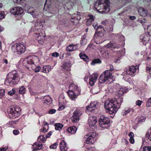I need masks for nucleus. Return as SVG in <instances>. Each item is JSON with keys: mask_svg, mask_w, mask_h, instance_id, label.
<instances>
[{"mask_svg": "<svg viewBox=\"0 0 151 151\" xmlns=\"http://www.w3.org/2000/svg\"><path fill=\"white\" fill-rule=\"evenodd\" d=\"M109 2L108 0H99L95 5V8L98 11L102 10V13H106L110 11L109 8Z\"/></svg>", "mask_w": 151, "mask_h": 151, "instance_id": "obj_1", "label": "nucleus"}, {"mask_svg": "<svg viewBox=\"0 0 151 151\" xmlns=\"http://www.w3.org/2000/svg\"><path fill=\"white\" fill-rule=\"evenodd\" d=\"M118 103L116 101L107 100L105 103V107L108 112L111 114H114L117 111Z\"/></svg>", "mask_w": 151, "mask_h": 151, "instance_id": "obj_2", "label": "nucleus"}, {"mask_svg": "<svg viewBox=\"0 0 151 151\" xmlns=\"http://www.w3.org/2000/svg\"><path fill=\"white\" fill-rule=\"evenodd\" d=\"M21 111L20 108L17 106H11L8 110L9 116L10 117L14 120L12 122L15 123L18 120V116L19 113Z\"/></svg>", "mask_w": 151, "mask_h": 151, "instance_id": "obj_3", "label": "nucleus"}, {"mask_svg": "<svg viewBox=\"0 0 151 151\" xmlns=\"http://www.w3.org/2000/svg\"><path fill=\"white\" fill-rule=\"evenodd\" d=\"M12 49L13 50H16V52L19 54L24 53L25 50V47L22 43H19L15 44L12 46Z\"/></svg>", "mask_w": 151, "mask_h": 151, "instance_id": "obj_4", "label": "nucleus"}, {"mask_svg": "<svg viewBox=\"0 0 151 151\" xmlns=\"http://www.w3.org/2000/svg\"><path fill=\"white\" fill-rule=\"evenodd\" d=\"M109 123V119L108 118L104 116H101L99 121V124L100 127L103 128H105L106 125Z\"/></svg>", "mask_w": 151, "mask_h": 151, "instance_id": "obj_5", "label": "nucleus"}, {"mask_svg": "<svg viewBox=\"0 0 151 151\" xmlns=\"http://www.w3.org/2000/svg\"><path fill=\"white\" fill-rule=\"evenodd\" d=\"M96 136V134L94 132L87 134L86 136V143L90 144H93L94 142V138Z\"/></svg>", "mask_w": 151, "mask_h": 151, "instance_id": "obj_6", "label": "nucleus"}, {"mask_svg": "<svg viewBox=\"0 0 151 151\" xmlns=\"http://www.w3.org/2000/svg\"><path fill=\"white\" fill-rule=\"evenodd\" d=\"M35 37L38 42L40 44H42L44 41V38L46 36L45 32L43 30L40 32L35 33Z\"/></svg>", "mask_w": 151, "mask_h": 151, "instance_id": "obj_7", "label": "nucleus"}, {"mask_svg": "<svg viewBox=\"0 0 151 151\" xmlns=\"http://www.w3.org/2000/svg\"><path fill=\"white\" fill-rule=\"evenodd\" d=\"M139 68V65H136L131 66L129 67V68L127 69L126 71L127 73L130 75H133L135 73L136 70L138 69Z\"/></svg>", "mask_w": 151, "mask_h": 151, "instance_id": "obj_8", "label": "nucleus"}, {"mask_svg": "<svg viewBox=\"0 0 151 151\" xmlns=\"http://www.w3.org/2000/svg\"><path fill=\"white\" fill-rule=\"evenodd\" d=\"M98 77L97 73H94L91 75L89 77V84L92 86L94 85Z\"/></svg>", "mask_w": 151, "mask_h": 151, "instance_id": "obj_9", "label": "nucleus"}, {"mask_svg": "<svg viewBox=\"0 0 151 151\" xmlns=\"http://www.w3.org/2000/svg\"><path fill=\"white\" fill-rule=\"evenodd\" d=\"M23 12L22 9L19 7H15L11 10V13L13 15L21 14Z\"/></svg>", "mask_w": 151, "mask_h": 151, "instance_id": "obj_10", "label": "nucleus"}, {"mask_svg": "<svg viewBox=\"0 0 151 151\" xmlns=\"http://www.w3.org/2000/svg\"><path fill=\"white\" fill-rule=\"evenodd\" d=\"M38 59V58L37 57L35 56H32L26 58L25 60L28 64L31 65L34 63V61Z\"/></svg>", "mask_w": 151, "mask_h": 151, "instance_id": "obj_11", "label": "nucleus"}, {"mask_svg": "<svg viewBox=\"0 0 151 151\" xmlns=\"http://www.w3.org/2000/svg\"><path fill=\"white\" fill-rule=\"evenodd\" d=\"M17 76L16 74L13 73H9L8 75V79L5 81V83H11L12 80H15Z\"/></svg>", "mask_w": 151, "mask_h": 151, "instance_id": "obj_12", "label": "nucleus"}, {"mask_svg": "<svg viewBox=\"0 0 151 151\" xmlns=\"http://www.w3.org/2000/svg\"><path fill=\"white\" fill-rule=\"evenodd\" d=\"M105 30L101 27H99L97 29V32L95 34L96 37H102L104 35Z\"/></svg>", "mask_w": 151, "mask_h": 151, "instance_id": "obj_13", "label": "nucleus"}, {"mask_svg": "<svg viewBox=\"0 0 151 151\" xmlns=\"http://www.w3.org/2000/svg\"><path fill=\"white\" fill-rule=\"evenodd\" d=\"M97 122L96 118L95 116L91 117L88 120V123L90 126L94 125Z\"/></svg>", "mask_w": 151, "mask_h": 151, "instance_id": "obj_14", "label": "nucleus"}, {"mask_svg": "<svg viewBox=\"0 0 151 151\" xmlns=\"http://www.w3.org/2000/svg\"><path fill=\"white\" fill-rule=\"evenodd\" d=\"M107 80L112 79L113 78L112 74L109 70H106L104 73Z\"/></svg>", "mask_w": 151, "mask_h": 151, "instance_id": "obj_15", "label": "nucleus"}, {"mask_svg": "<svg viewBox=\"0 0 151 151\" xmlns=\"http://www.w3.org/2000/svg\"><path fill=\"white\" fill-rule=\"evenodd\" d=\"M88 19H87L86 24L87 25H89L91 24L92 22L94 20V17L92 15H88Z\"/></svg>", "mask_w": 151, "mask_h": 151, "instance_id": "obj_16", "label": "nucleus"}, {"mask_svg": "<svg viewBox=\"0 0 151 151\" xmlns=\"http://www.w3.org/2000/svg\"><path fill=\"white\" fill-rule=\"evenodd\" d=\"M60 148L61 151H66L67 150L66 144L64 141H62L60 143Z\"/></svg>", "mask_w": 151, "mask_h": 151, "instance_id": "obj_17", "label": "nucleus"}, {"mask_svg": "<svg viewBox=\"0 0 151 151\" xmlns=\"http://www.w3.org/2000/svg\"><path fill=\"white\" fill-rule=\"evenodd\" d=\"M138 11L140 15L141 16L145 17L147 15V11L143 8L139 9Z\"/></svg>", "mask_w": 151, "mask_h": 151, "instance_id": "obj_18", "label": "nucleus"}, {"mask_svg": "<svg viewBox=\"0 0 151 151\" xmlns=\"http://www.w3.org/2000/svg\"><path fill=\"white\" fill-rule=\"evenodd\" d=\"M77 130V128L75 126H72L68 129L67 131L70 133H75Z\"/></svg>", "mask_w": 151, "mask_h": 151, "instance_id": "obj_19", "label": "nucleus"}, {"mask_svg": "<svg viewBox=\"0 0 151 151\" xmlns=\"http://www.w3.org/2000/svg\"><path fill=\"white\" fill-rule=\"evenodd\" d=\"M126 91V90L125 88H121L117 91V95L119 96H122Z\"/></svg>", "mask_w": 151, "mask_h": 151, "instance_id": "obj_20", "label": "nucleus"}, {"mask_svg": "<svg viewBox=\"0 0 151 151\" xmlns=\"http://www.w3.org/2000/svg\"><path fill=\"white\" fill-rule=\"evenodd\" d=\"M76 49V47L73 45H70L68 46L66 49L67 51L70 52L74 51Z\"/></svg>", "mask_w": 151, "mask_h": 151, "instance_id": "obj_21", "label": "nucleus"}, {"mask_svg": "<svg viewBox=\"0 0 151 151\" xmlns=\"http://www.w3.org/2000/svg\"><path fill=\"white\" fill-rule=\"evenodd\" d=\"M79 56L81 59L85 61H88L89 60L88 57L83 52H81Z\"/></svg>", "mask_w": 151, "mask_h": 151, "instance_id": "obj_22", "label": "nucleus"}, {"mask_svg": "<svg viewBox=\"0 0 151 151\" xmlns=\"http://www.w3.org/2000/svg\"><path fill=\"white\" fill-rule=\"evenodd\" d=\"M107 80L104 73L101 75L99 78V82L101 83H104Z\"/></svg>", "mask_w": 151, "mask_h": 151, "instance_id": "obj_23", "label": "nucleus"}, {"mask_svg": "<svg viewBox=\"0 0 151 151\" xmlns=\"http://www.w3.org/2000/svg\"><path fill=\"white\" fill-rule=\"evenodd\" d=\"M62 67L65 70H69L70 67V63H65L62 65Z\"/></svg>", "mask_w": 151, "mask_h": 151, "instance_id": "obj_24", "label": "nucleus"}, {"mask_svg": "<svg viewBox=\"0 0 151 151\" xmlns=\"http://www.w3.org/2000/svg\"><path fill=\"white\" fill-rule=\"evenodd\" d=\"M68 94L70 98L73 100L75 99L77 96L75 93L72 91H69L68 92Z\"/></svg>", "mask_w": 151, "mask_h": 151, "instance_id": "obj_25", "label": "nucleus"}, {"mask_svg": "<svg viewBox=\"0 0 151 151\" xmlns=\"http://www.w3.org/2000/svg\"><path fill=\"white\" fill-rule=\"evenodd\" d=\"M44 99H45L44 102L45 103H50L52 101V99L50 97L48 96H44Z\"/></svg>", "mask_w": 151, "mask_h": 151, "instance_id": "obj_26", "label": "nucleus"}, {"mask_svg": "<svg viewBox=\"0 0 151 151\" xmlns=\"http://www.w3.org/2000/svg\"><path fill=\"white\" fill-rule=\"evenodd\" d=\"M51 67L49 65L44 66L43 69V72L45 73H48L51 70Z\"/></svg>", "mask_w": 151, "mask_h": 151, "instance_id": "obj_27", "label": "nucleus"}, {"mask_svg": "<svg viewBox=\"0 0 151 151\" xmlns=\"http://www.w3.org/2000/svg\"><path fill=\"white\" fill-rule=\"evenodd\" d=\"M82 114L81 111L78 109H76L73 113V116H77L79 117Z\"/></svg>", "mask_w": 151, "mask_h": 151, "instance_id": "obj_28", "label": "nucleus"}, {"mask_svg": "<svg viewBox=\"0 0 151 151\" xmlns=\"http://www.w3.org/2000/svg\"><path fill=\"white\" fill-rule=\"evenodd\" d=\"M63 127V125L60 123H57L55 124V129L56 130H60Z\"/></svg>", "mask_w": 151, "mask_h": 151, "instance_id": "obj_29", "label": "nucleus"}, {"mask_svg": "<svg viewBox=\"0 0 151 151\" xmlns=\"http://www.w3.org/2000/svg\"><path fill=\"white\" fill-rule=\"evenodd\" d=\"M25 88L24 86H22L19 88V92L20 94H23L25 93Z\"/></svg>", "mask_w": 151, "mask_h": 151, "instance_id": "obj_30", "label": "nucleus"}, {"mask_svg": "<svg viewBox=\"0 0 151 151\" xmlns=\"http://www.w3.org/2000/svg\"><path fill=\"white\" fill-rule=\"evenodd\" d=\"M107 47H108L116 48V46L115 43L110 42L107 45Z\"/></svg>", "mask_w": 151, "mask_h": 151, "instance_id": "obj_31", "label": "nucleus"}, {"mask_svg": "<svg viewBox=\"0 0 151 151\" xmlns=\"http://www.w3.org/2000/svg\"><path fill=\"white\" fill-rule=\"evenodd\" d=\"M150 131L147 133L146 135V137L150 141H151V129Z\"/></svg>", "mask_w": 151, "mask_h": 151, "instance_id": "obj_32", "label": "nucleus"}, {"mask_svg": "<svg viewBox=\"0 0 151 151\" xmlns=\"http://www.w3.org/2000/svg\"><path fill=\"white\" fill-rule=\"evenodd\" d=\"M73 118L72 119V122H77L79 120V117L77 116H73Z\"/></svg>", "mask_w": 151, "mask_h": 151, "instance_id": "obj_33", "label": "nucleus"}, {"mask_svg": "<svg viewBox=\"0 0 151 151\" xmlns=\"http://www.w3.org/2000/svg\"><path fill=\"white\" fill-rule=\"evenodd\" d=\"M69 87L73 89H76V90H77L78 89V87L74 83H72L71 84Z\"/></svg>", "mask_w": 151, "mask_h": 151, "instance_id": "obj_34", "label": "nucleus"}, {"mask_svg": "<svg viewBox=\"0 0 151 151\" xmlns=\"http://www.w3.org/2000/svg\"><path fill=\"white\" fill-rule=\"evenodd\" d=\"M38 139L43 142H45V138L43 135L40 136L38 137Z\"/></svg>", "mask_w": 151, "mask_h": 151, "instance_id": "obj_35", "label": "nucleus"}, {"mask_svg": "<svg viewBox=\"0 0 151 151\" xmlns=\"http://www.w3.org/2000/svg\"><path fill=\"white\" fill-rule=\"evenodd\" d=\"M143 151H151V147L146 146L143 147Z\"/></svg>", "mask_w": 151, "mask_h": 151, "instance_id": "obj_36", "label": "nucleus"}, {"mask_svg": "<svg viewBox=\"0 0 151 151\" xmlns=\"http://www.w3.org/2000/svg\"><path fill=\"white\" fill-rule=\"evenodd\" d=\"M5 17V14L4 12L1 11L0 12V19H3Z\"/></svg>", "mask_w": 151, "mask_h": 151, "instance_id": "obj_37", "label": "nucleus"}, {"mask_svg": "<svg viewBox=\"0 0 151 151\" xmlns=\"http://www.w3.org/2000/svg\"><path fill=\"white\" fill-rule=\"evenodd\" d=\"M146 106L147 107L151 106V98H150L147 102Z\"/></svg>", "mask_w": 151, "mask_h": 151, "instance_id": "obj_38", "label": "nucleus"}, {"mask_svg": "<svg viewBox=\"0 0 151 151\" xmlns=\"http://www.w3.org/2000/svg\"><path fill=\"white\" fill-rule=\"evenodd\" d=\"M14 63L16 67H18L20 64V61L19 60H16L14 62Z\"/></svg>", "mask_w": 151, "mask_h": 151, "instance_id": "obj_39", "label": "nucleus"}, {"mask_svg": "<svg viewBox=\"0 0 151 151\" xmlns=\"http://www.w3.org/2000/svg\"><path fill=\"white\" fill-rule=\"evenodd\" d=\"M147 32L149 35L151 34V25H150L147 28Z\"/></svg>", "mask_w": 151, "mask_h": 151, "instance_id": "obj_40", "label": "nucleus"}, {"mask_svg": "<svg viewBox=\"0 0 151 151\" xmlns=\"http://www.w3.org/2000/svg\"><path fill=\"white\" fill-rule=\"evenodd\" d=\"M15 92V89H13L12 91H9L8 93V94L10 95H12L14 94Z\"/></svg>", "mask_w": 151, "mask_h": 151, "instance_id": "obj_41", "label": "nucleus"}, {"mask_svg": "<svg viewBox=\"0 0 151 151\" xmlns=\"http://www.w3.org/2000/svg\"><path fill=\"white\" fill-rule=\"evenodd\" d=\"M48 129V126H47V127H43L42 129H41V130L42 132L45 133L47 132Z\"/></svg>", "mask_w": 151, "mask_h": 151, "instance_id": "obj_42", "label": "nucleus"}, {"mask_svg": "<svg viewBox=\"0 0 151 151\" xmlns=\"http://www.w3.org/2000/svg\"><path fill=\"white\" fill-rule=\"evenodd\" d=\"M139 122H143L145 121L146 118L143 116L139 118Z\"/></svg>", "mask_w": 151, "mask_h": 151, "instance_id": "obj_43", "label": "nucleus"}, {"mask_svg": "<svg viewBox=\"0 0 151 151\" xmlns=\"http://www.w3.org/2000/svg\"><path fill=\"white\" fill-rule=\"evenodd\" d=\"M58 145L56 143L53 144L50 147V148L53 149H55L57 148V146Z\"/></svg>", "mask_w": 151, "mask_h": 151, "instance_id": "obj_44", "label": "nucleus"}, {"mask_svg": "<svg viewBox=\"0 0 151 151\" xmlns=\"http://www.w3.org/2000/svg\"><path fill=\"white\" fill-rule=\"evenodd\" d=\"M96 103L95 102H93L91 103L90 106L91 108H94L96 106Z\"/></svg>", "mask_w": 151, "mask_h": 151, "instance_id": "obj_45", "label": "nucleus"}, {"mask_svg": "<svg viewBox=\"0 0 151 151\" xmlns=\"http://www.w3.org/2000/svg\"><path fill=\"white\" fill-rule=\"evenodd\" d=\"M56 110L54 109H50L49 112V113L50 114H52L55 113Z\"/></svg>", "mask_w": 151, "mask_h": 151, "instance_id": "obj_46", "label": "nucleus"}, {"mask_svg": "<svg viewBox=\"0 0 151 151\" xmlns=\"http://www.w3.org/2000/svg\"><path fill=\"white\" fill-rule=\"evenodd\" d=\"M65 107V106L64 105H60V106L59 108V110H63L64 109Z\"/></svg>", "mask_w": 151, "mask_h": 151, "instance_id": "obj_47", "label": "nucleus"}, {"mask_svg": "<svg viewBox=\"0 0 151 151\" xmlns=\"http://www.w3.org/2000/svg\"><path fill=\"white\" fill-rule=\"evenodd\" d=\"M142 101L138 100L136 102V104L137 105L140 106L141 104L142 103Z\"/></svg>", "mask_w": 151, "mask_h": 151, "instance_id": "obj_48", "label": "nucleus"}, {"mask_svg": "<svg viewBox=\"0 0 151 151\" xmlns=\"http://www.w3.org/2000/svg\"><path fill=\"white\" fill-rule=\"evenodd\" d=\"M59 54L58 53L55 52L52 54V56L54 57H57L58 56Z\"/></svg>", "mask_w": 151, "mask_h": 151, "instance_id": "obj_49", "label": "nucleus"}, {"mask_svg": "<svg viewBox=\"0 0 151 151\" xmlns=\"http://www.w3.org/2000/svg\"><path fill=\"white\" fill-rule=\"evenodd\" d=\"M5 91L3 89L0 90V95L1 96H3L4 95Z\"/></svg>", "mask_w": 151, "mask_h": 151, "instance_id": "obj_50", "label": "nucleus"}, {"mask_svg": "<svg viewBox=\"0 0 151 151\" xmlns=\"http://www.w3.org/2000/svg\"><path fill=\"white\" fill-rule=\"evenodd\" d=\"M44 22H43V21L42 20H39V21H37L35 23V26H37V25H38V23H39V24H41V23H44Z\"/></svg>", "mask_w": 151, "mask_h": 151, "instance_id": "obj_51", "label": "nucleus"}, {"mask_svg": "<svg viewBox=\"0 0 151 151\" xmlns=\"http://www.w3.org/2000/svg\"><path fill=\"white\" fill-rule=\"evenodd\" d=\"M41 69V67L40 66H38L35 69V72H37L39 71Z\"/></svg>", "mask_w": 151, "mask_h": 151, "instance_id": "obj_52", "label": "nucleus"}, {"mask_svg": "<svg viewBox=\"0 0 151 151\" xmlns=\"http://www.w3.org/2000/svg\"><path fill=\"white\" fill-rule=\"evenodd\" d=\"M86 108L87 110L90 111H92L93 110L92 108H91L90 105L86 107Z\"/></svg>", "mask_w": 151, "mask_h": 151, "instance_id": "obj_53", "label": "nucleus"}, {"mask_svg": "<svg viewBox=\"0 0 151 151\" xmlns=\"http://www.w3.org/2000/svg\"><path fill=\"white\" fill-rule=\"evenodd\" d=\"M13 133L14 135L18 134L19 133V132L18 130H15L13 131Z\"/></svg>", "mask_w": 151, "mask_h": 151, "instance_id": "obj_54", "label": "nucleus"}, {"mask_svg": "<svg viewBox=\"0 0 151 151\" xmlns=\"http://www.w3.org/2000/svg\"><path fill=\"white\" fill-rule=\"evenodd\" d=\"M146 69L147 71L151 74V68L148 67H146Z\"/></svg>", "mask_w": 151, "mask_h": 151, "instance_id": "obj_55", "label": "nucleus"}, {"mask_svg": "<svg viewBox=\"0 0 151 151\" xmlns=\"http://www.w3.org/2000/svg\"><path fill=\"white\" fill-rule=\"evenodd\" d=\"M129 136L130 138H133L134 137V134L132 132H130L129 134Z\"/></svg>", "mask_w": 151, "mask_h": 151, "instance_id": "obj_56", "label": "nucleus"}, {"mask_svg": "<svg viewBox=\"0 0 151 151\" xmlns=\"http://www.w3.org/2000/svg\"><path fill=\"white\" fill-rule=\"evenodd\" d=\"M129 141L132 144L134 143V141L133 138H130Z\"/></svg>", "mask_w": 151, "mask_h": 151, "instance_id": "obj_57", "label": "nucleus"}, {"mask_svg": "<svg viewBox=\"0 0 151 151\" xmlns=\"http://www.w3.org/2000/svg\"><path fill=\"white\" fill-rule=\"evenodd\" d=\"M7 149V147H3L0 148V151H6Z\"/></svg>", "mask_w": 151, "mask_h": 151, "instance_id": "obj_58", "label": "nucleus"}, {"mask_svg": "<svg viewBox=\"0 0 151 151\" xmlns=\"http://www.w3.org/2000/svg\"><path fill=\"white\" fill-rule=\"evenodd\" d=\"M101 62L99 60L96 59V60H93L92 61V63L94 62L95 63H99V62Z\"/></svg>", "mask_w": 151, "mask_h": 151, "instance_id": "obj_59", "label": "nucleus"}, {"mask_svg": "<svg viewBox=\"0 0 151 151\" xmlns=\"http://www.w3.org/2000/svg\"><path fill=\"white\" fill-rule=\"evenodd\" d=\"M52 132L51 131H50V132H49L48 133V134H47V135H46V138L49 137L52 135Z\"/></svg>", "mask_w": 151, "mask_h": 151, "instance_id": "obj_60", "label": "nucleus"}, {"mask_svg": "<svg viewBox=\"0 0 151 151\" xmlns=\"http://www.w3.org/2000/svg\"><path fill=\"white\" fill-rule=\"evenodd\" d=\"M129 18L131 20H134L136 19L135 17L134 16H129Z\"/></svg>", "mask_w": 151, "mask_h": 151, "instance_id": "obj_61", "label": "nucleus"}, {"mask_svg": "<svg viewBox=\"0 0 151 151\" xmlns=\"http://www.w3.org/2000/svg\"><path fill=\"white\" fill-rule=\"evenodd\" d=\"M130 112V111L129 109H127V110L125 111V112H124V114H126L127 113H129Z\"/></svg>", "mask_w": 151, "mask_h": 151, "instance_id": "obj_62", "label": "nucleus"}, {"mask_svg": "<svg viewBox=\"0 0 151 151\" xmlns=\"http://www.w3.org/2000/svg\"><path fill=\"white\" fill-rule=\"evenodd\" d=\"M14 2L16 3H19L22 0H15Z\"/></svg>", "mask_w": 151, "mask_h": 151, "instance_id": "obj_63", "label": "nucleus"}, {"mask_svg": "<svg viewBox=\"0 0 151 151\" xmlns=\"http://www.w3.org/2000/svg\"><path fill=\"white\" fill-rule=\"evenodd\" d=\"M113 67L112 65H110V70H111V71H113Z\"/></svg>", "mask_w": 151, "mask_h": 151, "instance_id": "obj_64", "label": "nucleus"}]
</instances>
